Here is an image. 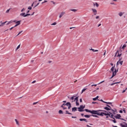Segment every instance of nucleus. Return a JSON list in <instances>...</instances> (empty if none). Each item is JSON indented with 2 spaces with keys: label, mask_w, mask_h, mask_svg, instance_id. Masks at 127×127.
Returning <instances> with one entry per match:
<instances>
[{
  "label": "nucleus",
  "mask_w": 127,
  "mask_h": 127,
  "mask_svg": "<svg viewBox=\"0 0 127 127\" xmlns=\"http://www.w3.org/2000/svg\"><path fill=\"white\" fill-rule=\"evenodd\" d=\"M93 5L95 6L96 5V7H99V4L98 3H94Z\"/></svg>",
  "instance_id": "nucleus-23"
},
{
  "label": "nucleus",
  "mask_w": 127,
  "mask_h": 127,
  "mask_svg": "<svg viewBox=\"0 0 127 127\" xmlns=\"http://www.w3.org/2000/svg\"><path fill=\"white\" fill-rule=\"evenodd\" d=\"M98 99H99V96H97L96 97L93 98V101H97V100H98Z\"/></svg>",
  "instance_id": "nucleus-24"
},
{
  "label": "nucleus",
  "mask_w": 127,
  "mask_h": 127,
  "mask_svg": "<svg viewBox=\"0 0 127 127\" xmlns=\"http://www.w3.org/2000/svg\"><path fill=\"white\" fill-rule=\"evenodd\" d=\"M111 70L112 71V72H114V71H115V70L116 69H115V67L113 66V67L111 68Z\"/></svg>",
  "instance_id": "nucleus-31"
},
{
  "label": "nucleus",
  "mask_w": 127,
  "mask_h": 127,
  "mask_svg": "<svg viewBox=\"0 0 127 127\" xmlns=\"http://www.w3.org/2000/svg\"><path fill=\"white\" fill-rule=\"evenodd\" d=\"M23 11H25V9L24 8H23L21 10V12H23Z\"/></svg>",
  "instance_id": "nucleus-38"
},
{
  "label": "nucleus",
  "mask_w": 127,
  "mask_h": 127,
  "mask_svg": "<svg viewBox=\"0 0 127 127\" xmlns=\"http://www.w3.org/2000/svg\"><path fill=\"white\" fill-rule=\"evenodd\" d=\"M102 25V24H99L98 26V27H100Z\"/></svg>",
  "instance_id": "nucleus-56"
},
{
  "label": "nucleus",
  "mask_w": 127,
  "mask_h": 127,
  "mask_svg": "<svg viewBox=\"0 0 127 127\" xmlns=\"http://www.w3.org/2000/svg\"><path fill=\"white\" fill-rule=\"evenodd\" d=\"M94 86H95V87H97V84H92L91 87H94Z\"/></svg>",
  "instance_id": "nucleus-51"
},
{
  "label": "nucleus",
  "mask_w": 127,
  "mask_h": 127,
  "mask_svg": "<svg viewBox=\"0 0 127 127\" xmlns=\"http://www.w3.org/2000/svg\"><path fill=\"white\" fill-rule=\"evenodd\" d=\"M79 108L82 110H84V109H85V106H83V105H81Z\"/></svg>",
  "instance_id": "nucleus-20"
},
{
  "label": "nucleus",
  "mask_w": 127,
  "mask_h": 127,
  "mask_svg": "<svg viewBox=\"0 0 127 127\" xmlns=\"http://www.w3.org/2000/svg\"><path fill=\"white\" fill-rule=\"evenodd\" d=\"M22 31H20V32L18 33V34L17 35V36H18V35H19V34H21L22 33Z\"/></svg>",
  "instance_id": "nucleus-46"
},
{
  "label": "nucleus",
  "mask_w": 127,
  "mask_h": 127,
  "mask_svg": "<svg viewBox=\"0 0 127 127\" xmlns=\"http://www.w3.org/2000/svg\"><path fill=\"white\" fill-rule=\"evenodd\" d=\"M127 87L126 88V89L125 90L123 91L122 93H125L126 91H127Z\"/></svg>",
  "instance_id": "nucleus-49"
},
{
  "label": "nucleus",
  "mask_w": 127,
  "mask_h": 127,
  "mask_svg": "<svg viewBox=\"0 0 127 127\" xmlns=\"http://www.w3.org/2000/svg\"><path fill=\"white\" fill-rule=\"evenodd\" d=\"M91 117H94V118H98V116L97 115H91Z\"/></svg>",
  "instance_id": "nucleus-41"
},
{
  "label": "nucleus",
  "mask_w": 127,
  "mask_h": 127,
  "mask_svg": "<svg viewBox=\"0 0 127 127\" xmlns=\"http://www.w3.org/2000/svg\"><path fill=\"white\" fill-rule=\"evenodd\" d=\"M110 3H111V4H115V3L114 2H111Z\"/></svg>",
  "instance_id": "nucleus-64"
},
{
  "label": "nucleus",
  "mask_w": 127,
  "mask_h": 127,
  "mask_svg": "<svg viewBox=\"0 0 127 127\" xmlns=\"http://www.w3.org/2000/svg\"><path fill=\"white\" fill-rule=\"evenodd\" d=\"M118 14H119V16L122 17V16H123V15H124V14H125V12H120Z\"/></svg>",
  "instance_id": "nucleus-17"
},
{
  "label": "nucleus",
  "mask_w": 127,
  "mask_h": 127,
  "mask_svg": "<svg viewBox=\"0 0 127 127\" xmlns=\"http://www.w3.org/2000/svg\"><path fill=\"white\" fill-rule=\"evenodd\" d=\"M14 27H12L11 28H10L9 29H10V30H12V29H13V28H14Z\"/></svg>",
  "instance_id": "nucleus-52"
},
{
  "label": "nucleus",
  "mask_w": 127,
  "mask_h": 127,
  "mask_svg": "<svg viewBox=\"0 0 127 127\" xmlns=\"http://www.w3.org/2000/svg\"><path fill=\"white\" fill-rule=\"evenodd\" d=\"M110 114H112V113H111L110 112H108V113L103 112V117H104V116H110Z\"/></svg>",
  "instance_id": "nucleus-9"
},
{
  "label": "nucleus",
  "mask_w": 127,
  "mask_h": 127,
  "mask_svg": "<svg viewBox=\"0 0 127 127\" xmlns=\"http://www.w3.org/2000/svg\"><path fill=\"white\" fill-rule=\"evenodd\" d=\"M59 114L63 115V111H62V110H60L59 111Z\"/></svg>",
  "instance_id": "nucleus-33"
},
{
  "label": "nucleus",
  "mask_w": 127,
  "mask_h": 127,
  "mask_svg": "<svg viewBox=\"0 0 127 127\" xmlns=\"http://www.w3.org/2000/svg\"><path fill=\"white\" fill-rule=\"evenodd\" d=\"M120 126L122 127H127V124L126 122H124L123 124H121Z\"/></svg>",
  "instance_id": "nucleus-8"
},
{
  "label": "nucleus",
  "mask_w": 127,
  "mask_h": 127,
  "mask_svg": "<svg viewBox=\"0 0 127 127\" xmlns=\"http://www.w3.org/2000/svg\"><path fill=\"white\" fill-rule=\"evenodd\" d=\"M16 20H13V21H11L12 22H16Z\"/></svg>",
  "instance_id": "nucleus-63"
},
{
  "label": "nucleus",
  "mask_w": 127,
  "mask_h": 127,
  "mask_svg": "<svg viewBox=\"0 0 127 127\" xmlns=\"http://www.w3.org/2000/svg\"><path fill=\"white\" fill-rule=\"evenodd\" d=\"M119 113H120L121 114H123V111L122 110H120Z\"/></svg>",
  "instance_id": "nucleus-58"
},
{
  "label": "nucleus",
  "mask_w": 127,
  "mask_h": 127,
  "mask_svg": "<svg viewBox=\"0 0 127 127\" xmlns=\"http://www.w3.org/2000/svg\"><path fill=\"white\" fill-rule=\"evenodd\" d=\"M76 96H72L70 98L68 97V99H69L71 103H73V102H76V98H75Z\"/></svg>",
  "instance_id": "nucleus-4"
},
{
  "label": "nucleus",
  "mask_w": 127,
  "mask_h": 127,
  "mask_svg": "<svg viewBox=\"0 0 127 127\" xmlns=\"http://www.w3.org/2000/svg\"><path fill=\"white\" fill-rule=\"evenodd\" d=\"M12 22L11 21H10L9 22H8V23H6V25H8V24H9L10 23H12Z\"/></svg>",
  "instance_id": "nucleus-44"
},
{
  "label": "nucleus",
  "mask_w": 127,
  "mask_h": 127,
  "mask_svg": "<svg viewBox=\"0 0 127 127\" xmlns=\"http://www.w3.org/2000/svg\"><path fill=\"white\" fill-rule=\"evenodd\" d=\"M70 10L71 11H73L74 12H76V11H77V9H70Z\"/></svg>",
  "instance_id": "nucleus-27"
},
{
  "label": "nucleus",
  "mask_w": 127,
  "mask_h": 127,
  "mask_svg": "<svg viewBox=\"0 0 127 127\" xmlns=\"http://www.w3.org/2000/svg\"><path fill=\"white\" fill-rule=\"evenodd\" d=\"M106 106L107 107H108V108H111V106H110L109 105H107Z\"/></svg>",
  "instance_id": "nucleus-61"
},
{
  "label": "nucleus",
  "mask_w": 127,
  "mask_h": 127,
  "mask_svg": "<svg viewBox=\"0 0 127 127\" xmlns=\"http://www.w3.org/2000/svg\"><path fill=\"white\" fill-rule=\"evenodd\" d=\"M118 57H121V56H122V54H120V52H119V51H117V52L116 53L115 56H117V55Z\"/></svg>",
  "instance_id": "nucleus-11"
},
{
  "label": "nucleus",
  "mask_w": 127,
  "mask_h": 127,
  "mask_svg": "<svg viewBox=\"0 0 127 127\" xmlns=\"http://www.w3.org/2000/svg\"><path fill=\"white\" fill-rule=\"evenodd\" d=\"M72 28H75V27H70L69 29H72Z\"/></svg>",
  "instance_id": "nucleus-62"
},
{
  "label": "nucleus",
  "mask_w": 127,
  "mask_h": 127,
  "mask_svg": "<svg viewBox=\"0 0 127 127\" xmlns=\"http://www.w3.org/2000/svg\"><path fill=\"white\" fill-rule=\"evenodd\" d=\"M39 3H40L39 2L37 3V4H36V3H35L34 8H35V7H36V6H37L39 4Z\"/></svg>",
  "instance_id": "nucleus-35"
},
{
  "label": "nucleus",
  "mask_w": 127,
  "mask_h": 127,
  "mask_svg": "<svg viewBox=\"0 0 127 127\" xmlns=\"http://www.w3.org/2000/svg\"><path fill=\"white\" fill-rule=\"evenodd\" d=\"M36 104H37V102H34L33 105H36Z\"/></svg>",
  "instance_id": "nucleus-60"
},
{
  "label": "nucleus",
  "mask_w": 127,
  "mask_h": 127,
  "mask_svg": "<svg viewBox=\"0 0 127 127\" xmlns=\"http://www.w3.org/2000/svg\"><path fill=\"white\" fill-rule=\"evenodd\" d=\"M77 111V108L74 107L72 108V112H76Z\"/></svg>",
  "instance_id": "nucleus-19"
},
{
  "label": "nucleus",
  "mask_w": 127,
  "mask_h": 127,
  "mask_svg": "<svg viewBox=\"0 0 127 127\" xmlns=\"http://www.w3.org/2000/svg\"><path fill=\"white\" fill-rule=\"evenodd\" d=\"M86 90L87 88H84L81 91V94H82V93H84V92H85V91H86Z\"/></svg>",
  "instance_id": "nucleus-36"
},
{
  "label": "nucleus",
  "mask_w": 127,
  "mask_h": 127,
  "mask_svg": "<svg viewBox=\"0 0 127 127\" xmlns=\"http://www.w3.org/2000/svg\"><path fill=\"white\" fill-rule=\"evenodd\" d=\"M78 112H84V110L80 108L79 107L78 108Z\"/></svg>",
  "instance_id": "nucleus-25"
},
{
  "label": "nucleus",
  "mask_w": 127,
  "mask_h": 127,
  "mask_svg": "<svg viewBox=\"0 0 127 127\" xmlns=\"http://www.w3.org/2000/svg\"><path fill=\"white\" fill-rule=\"evenodd\" d=\"M110 114V116H109V117H110V118H112V119H114V118H113V117H114V115L112 114Z\"/></svg>",
  "instance_id": "nucleus-37"
},
{
  "label": "nucleus",
  "mask_w": 127,
  "mask_h": 127,
  "mask_svg": "<svg viewBox=\"0 0 127 127\" xmlns=\"http://www.w3.org/2000/svg\"><path fill=\"white\" fill-rule=\"evenodd\" d=\"M91 10H92V12L94 13V15H96L97 14V10L95 8H92Z\"/></svg>",
  "instance_id": "nucleus-7"
},
{
  "label": "nucleus",
  "mask_w": 127,
  "mask_h": 127,
  "mask_svg": "<svg viewBox=\"0 0 127 127\" xmlns=\"http://www.w3.org/2000/svg\"><path fill=\"white\" fill-rule=\"evenodd\" d=\"M84 117H85V118H90V117H91V115H84Z\"/></svg>",
  "instance_id": "nucleus-30"
},
{
  "label": "nucleus",
  "mask_w": 127,
  "mask_h": 127,
  "mask_svg": "<svg viewBox=\"0 0 127 127\" xmlns=\"http://www.w3.org/2000/svg\"><path fill=\"white\" fill-rule=\"evenodd\" d=\"M19 48H20V44L17 47V48H16V50L19 49Z\"/></svg>",
  "instance_id": "nucleus-40"
},
{
  "label": "nucleus",
  "mask_w": 127,
  "mask_h": 127,
  "mask_svg": "<svg viewBox=\"0 0 127 127\" xmlns=\"http://www.w3.org/2000/svg\"><path fill=\"white\" fill-rule=\"evenodd\" d=\"M45 2H47V0H45L43 2H42V4H43V3H45Z\"/></svg>",
  "instance_id": "nucleus-48"
},
{
  "label": "nucleus",
  "mask_w": 127,
  "mask_h": 127,
  "mask_svg": "<svg viewBox=\"0 0 127 127\" xmlns=\"http://www.w3.org/2000/svg\"><path fill=\"white\" fill-rule=\"evenodd\" d=\"M57 23L56 22H54L53 23L51 24V25H56Z\"/></svg>",
  "instance_id": "nucleus-39"
},
{
  "label": "nucleus",
  "mask_w": 127,
  "mask_h": 127,
  "mask_svg": "<svg viewBox=\"0 0 127 127\" xmlns=\"http://www.w3.org/2000/svg\"><path fill=\"white\" fill-rule=\"evenodd\" d=\"M121 117V115H118L115 116L116 119H120Z\"/></svg>",
  "instance_id": "nucleus-18"
},
{
  "label": "nucleus",
  "mask_w": 127,
  "mask_h": 127,
  "mask_svg": "<svg viewBox=\"0 0 127 127\" xmlns=\"http://www.w3.org/2000/svg\"><path fill=\"white\" fill-rule=\"evenodd\" d=\"M36 2H37V1H35L34 2H33L31 5V6H33V5H34V4H35V3H36Z\"/></svg>",
  "instance_id": "nucleus-34"
},
{
  "label": "nucleus",
  "mask_w": 127,
  "mask_h": 127,
  "mask_svg": "<svg viewBox=\"0 0 127 127\" xmlns=\"http://www.w3.org/2000/svg\"><path fill=\"white\" fill-rule=\"evenodd\" d=\"M15 122H16V125H17V126H19V123H18V121H17V120L15 119Z\"/></svg>",
  "instance_id": "nucleus-28"
},
{
  "label": "nucleus",
  "mask_w": 127,
  "mask_h": 127,
  "mask_svg": "<svg viewBox=\"0 0 127 127\" xmlns=\"http://www.w3.org/2000/svg\"><path fill=\"white\" fill-rule=\"evenodd\" d=\"M126 47H127V45H124L122 47V48H123V49H125V48H126Z\"/></svg>",
  "instance_id": "nucleus-43"
},
{
  "label": "nucleus",
  "mask_w": 127,
  "mask_h": 127,
  "mask_svg": "<svg viewBox=\"0 0 127 127\" xmlns=\"http://www.w3.org/2000/svg\"><path fill=\"white\" fill-rule=\"evenodd\" d=\"M84 111L85 112H87V113H90L91 114H92V115H97V112H105V113H107L106 111H103V110H89V109H85Z\"/></svg>",
  "instance_id": "nucleus-2"
},
{
  "label": "nucleus",
  "mask_w": 127,
  "mask_h": 127,
  "mask_svg": "<svg viewBox=\"0 0 127 127\" xmlns=\"http://www.w3.org/2000/svg\"><path fill=\"white\" fill-rule=\"evenodd\" d=\"M103 114L104 113H103V112H97V113H96V115H97V116H101V117H103Z\"/></svg>",
  "instance_id": "nucleus-12"
},
{
  "label": "nucleus",
  "mask_w": 127,
  "mask_h": 127,
  "mask_svg": "<svg viewBox=\"0 0 127 127\" xmlns=\"http://www.w3.org/2000/svg\"><path fill=\"white\" fill-rule=\"evenodd\" d=\"M105 110H106V111H110V110H111V109H110L109 108L106 107L104 108Z\"/></svg>",
  "instance_id": "nucleus-29"
},
{
  "label": "nucleus",
  "mask_w": 127,
  "mask_h": 127,
  "mask_svg": "<svg viewBox=\"0 0 127 127\" xmlns=\"http://www.w3.org/2000/svg\"><path fill=\"white\" fill-rule=\"evenodd\" d=\"M6 22H7V21H6L4 22L1 23L0 25V26H3V25H4Z\"/></svg>",
  "instance_id": "nucleus-21"
},
{
  "label": "nucleus",
  "mask_w": 127,
  "mask_h": 127,
  "mask_svg": "<svg viewBox=\"0 0 127 127\" xmlns=\"http://www.w3.org/2000/svg\"><path fill=\"white\" fill-rule=\"evenodd\" d=\"M9 10H10V8H9V9H7V10L6 11V13H8V12H9Z\"/></svg>",
  "instance_id": "nucleus-47"
},
{
  "label": "nucleus",
  "mask_w": 127,
  "mask_h": 127,
  "mask_svg": "<svg viewBox=\"0 0 127 127\" xmlns=\"http://www.w3.org/2000/svg\"><path fill=\"white\" fill-rule=\"evenodd\" d=\"M30 14H25V12H22L20 14V16H23V17H26V16H29Z\"/></svg>",
  "instance_id": "nucleus-3"
},
{
  "label": "nucleus",
  "mask_w": 127,
  "mask_h": 127,
  "mask_svg": "<svg viewBox=\"0 0 127 127\" xmlns=\"http://www.w3.org/2000/svg\"><path fill=\"white\" fill-rule=\"evenodd\" d=\"M79 102L80 103H82V98H80V100H79Z\"/></svg>",
  "instance_id": "nucleus-55"
},
{
  "label": "nucleus",
  "mask_w": 127,
  "mask_h": 127,
  "mask_svg": "<svg viewBox=\"0 0 127 127\" xmlns=\"http://www.w3.org/2000/svg\"><path fill=\"white\" fill-rule=\"evenodd\" d=\"M65 12L63 11L61 13L60 16H59V18H61V17H62V16H63V15H64V14H65Z\"/></svg>",
  "instance_id": "nucleus-13"
},
{
  "label": "nucleus",
  "mask_w": 127,
  "mask_h": 127,
  "mask_svg": "<svg viewBox=\"0 0 127 127\" xmlns=\"http://www.w3.org/2000/svg\"><path fill=\"white\" fill-rule=\"evenodd\" d=\"M71 118H72V119H76V117L72 116Z\"/></svg>",
  "instance_id": "nucleus-57"
},
{
  "label": "nucleus",
  "mask_w": 127,
  "mask_h": 127,
  "mask_svg": "<svg viewBox=\"0 0 127 127\" xmlns=\"http://www.w3.org/2000/svg\"><path fill=\"white\" fill-rule=\"evenodd\" d=\"M100 102H102L103 103H104V104H107L108 105H112L111 102H107L106 101H104V100H103L102 99L100 100Z\"/></svg>",
  "instance_id": "nucleus-10"
},
{
  "label": "nucleus",
  "mask_w": 127,
  "mask_h": 127,
  "mask_svg": "<svg viewBox=\"0 0 127 127\" xmlns=\"http://www.w3.org/2000/svg\"><path fill=\"white\" fill-rule=\"evenodd\" d=\"M51 2H52L53 3V4H55V2H54L53 1H51Z\"/></svg>",
  "instance_id": "nucleus-59"
},
{
  "label": "nucleus",
  "mask_w": 127,
  "mask_h": 127,
  "mask_svg": "<svg viewBox=\"0 0 127 127\" xmlns=\"http://www.w3.org/2000/svg\"><path fill=\"white\" fill-rule=\"evenodd\" d=\"M123 63H124V61H119L117 62V65H120V64L122 65H123Z\"/></svg>",
  "instance_id": "nucleus-15"
},
{
  "label": "nucleus",
  "mask_w": 127,
  "mask_h": 127,
  "mask_svg": "<svg viewBox=\"0 0 127 127\" xmlns=\"http://www.w3.org/2000/svg\"><path fill=\"white\" fill-rule=\"evenodd\" d=\"M123 111L124 113L125 114H126V110L123 109Z\"/></svg>",
  "instance_id": "nucleus-53"
},
{
  "label": "nucleus",
  "mask_w": 127,
  "mask_h": 127,
  "mask_svg": "<svg viewBox=\"0 0 127 127\" xmlns=\"http://www.w3.org/2000/svg\"><path fill=\"white\" fill-rule=\"evenodd\" d=\"M79 121L80 122H83V121H84L85 123H88V121L86 119H80Z\"/></svg>",
  "instance_id": "nucleus-16"
},
{
  "label": "nucleus",
  "mask_w": 127,
  "mask_h": 127,
  "mask_svg": "<svg viewBox=\"0 0 127 127\" xmlns=\"http://www.w3.org/2000/svg\"><path fill=\"white\" fill-rule=\"evenodd\" d=\"M75 103H76V106H79V99H78V97H75Z\"/></svg>",
  "instance_id": "nucleus-5"
},
{
  "label": "nucleus",
  "mask_w": 127,
  "mask_h": 127,
  "mask_svg": "<svg viewBox=\"0 0 127 127\" xmlns=\"http://www.w3.org/2000/svg\"><path fill=\"white\" fill-rule=\"evenodd\" d=\"M28 9H29V10H31L32 9V7L31 6H29L28 7Z\"/></svg>",
  "instance_id": "nucleus-42"
},
{
  "label": "nucleus",
  "mask_w": 127,
  "mask_h": 127,
  "mask_svg": "<svg viewBox=\"0 0 127 127\" xmlns=\"http://www.w3.org/2000/svg\"><path fill=\"white\" fill-rule=\"evenodd\" d=\"M90 50H91V51H93V52H98V51H99L98 50H95L93 49H90Z\"/></svg>",
  "instance_id": "nucleus-22"
},
{
  "label": "nucleus",
  "mask_w": 127,
  "mask_h": 127,
  "mask_svg": "<svg viewBox=\"0 0 127 127\" xmlns=\"http://www.w3.org/2000/svg\"><path fill=\"white\" fill-rule=\"evenodd\" d=\"M120 83V82H115V83H112L111 84V86H114V85H116V84H119Z\"/></svg>",
  "instance_id": "nucleus-32"
},
{
  "label": "nucleus",
  "mask_w": 127,
  "mask_h": 127,
  "mask_svg": "<svg viewBox=\"0 0 127 127\" xmlns=\"http://www.w3.org/2000/svg\"><path fill=\"white\" fill-rule=\"evenodd\" d=\"M65 112H66L65 114H68V115H72L71 113L68 112V111H66Z\"/></svg>",
  "instance_id": "nucleus-45"
},
{
  "label": "nucleus",
  "mask_w": 127,
  "mask_h": 127,
  "mask_svg": "<svg viewBox=\"0 0 127 127\" xmlns=\"http://www.w3.org/2000/svg\"><path fill=\"white\" fill-rule=\"evenodd\" d=\"M21 21H18L17 22H16V25L14 26V27H16V26H18V25H19V24H20V22Z\"/></svg>",
  "instance_id": "nucleus-14"
},
{
  "label": "nucleus",
  "mask_w": 127,
  "mask_h": 127,
  "mask_svg": "<svg viewBox=\"0 0 127 127\" xmlns=\"http://www.w3.org/2000/svg\"><path fill=\"white\" fill-rule=\"evenodd\" d=\"M99 18H100V16H97L95 17L96 19H98Z\"/></svg>",
  "instance_id": "nucleus-50"
},
{
  "label": "nucleus",
  "mask_w": 127,
  "mask_h": 127,
  "mask_svg": "<svg viewBox=\"0 0 127 127\" xmlns=\"http://www.w3.org/2000/svg\"><path fill=\"white\" fill-rule=\"evenodd\" d=\"M66 106L68 107V110H70L71 108H72V106L71 105V103L70 102H67L66 104L64 103L61 107V108H63L64 110H66L67 109V107Z\"/></svg>",
  "instance_id": "nucleus-1"
},
{
  "label": "nucleus",
  "mask_w": 127,
  "mask_h": 127,
  "mask_svg": "<svg viewBox=\"0 0 127 127\" xmlns=\"http://www.w3.org/2000/svg\"><path fill=\"white\" fill-rule=\"evenodd\" d=\"M104 82H105V80H103V81H101L99 84H102V83H104Z\"/></svg>",
  "instance_id": "nucleus-54"
},
{
  "label": "nucleus",
  "mask_w": 127,
  "mask_h": 127,
  "mask_svg": "<svg viewBox=\"0 0 127 127\" xmlns=\"http://www.w3.org/2000/svg\"><path fill=\"white\" fill-rule=\"evenodd\" d=\"M114 120H110V121H112V122H113L114 124H116L117 123V121H116V119L115 118H113Z\"/></svg>",
  "instance_id": "nucleus-26"
},
{
  "label": "nucleus",
  "mask_w": 127,
  "mask_h": 127,
  "mask_svg": "<svg viewBox=\"0 0 127 127\" xmlns=\"http://www.w3.org/2000/svg\"><path fill=\"white\" fill-rule=\"evenodd\" d=\"M116 74H117V69H115V70H114V71H113V75H112V76L110 78V79H112V78H113V77H115V76H116Z\"/></svg>",
  "instance_id": "nucleus-6"
}]
</instances>
